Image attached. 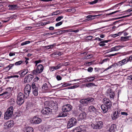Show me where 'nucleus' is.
<instances>
[{"label": "nucleus", "instance_id": "obj_1", "mask_svg": "<svg viewBox=\"0 0 132 132\" xmlns=\"http://www.w3.org/2000/svg\"><path fill=\"white\" fill-rule=\"evenodd\" d=\"M24 98H25V95L21 92L19 93L17 97L16 101L17 104L19 105H21L23 103Z\"/></svg>", "mask_w": 132, "mask_h": 132}, {"label": "nucleus", "instance_id": "obj_2", "mask_svg": "<svg viewBox=\"0 0 132 132\" xmlns=\"http://www.w3.org/2000/svg\"><path fill=\"white\" fill-rule=\"evenodd\" d=\"M13 108L11 106L8 108L6 112L4 115V118L5 119H7L10 118L13 114Z\"/></svg>", "mask_w": 132, "mask_h": 132}, {"label": "nucleus", "instance_id": "obj_3", "mask_svg": "<svg viewBox=\"0 0 132 132\" xmlns=\"http://www.w3.org/2000/svg\"><path fill=\"white\" fill-rule=\"evenodd\" d=\"M88 112L91 114L95 115H97L100 113L98 110L94 106L91 105L89 106L88 108Z\"/></svg>", "mask_w": 132, "mask_h": 132}, {"label": "nucleus", "instance_id": "obj_4", "mask_svg": "<svg viewBox=\"0 0 132 132\" xmlns=\"http://www.w3.org/2000/svg\"><path fill=\"white\" fill-rule=\"evenodd\" d=\"M44 67L41 64L38 65L37 66V68L35 70L32 71V73L34 75H37L41 73L43 71Z\"/></svg>", "mask_w": 132, "mask_h": 132}, {"label": "nucleus", "instance_id": "obj_5", "mask_svg": "<svg viewBox=\"0 0 132 132\" xmlns=\"http://www.w3.org/2000/svg\"><path fill=\"white\" fill-rule=\"evenodd\" d=\"M77 123L76 120L74 118H72L68 121L67 124V127L70 128L75 126Z\"/></svg>", "mask_w": 132, "mask_h": 132}, {"label": "nucleus", "instance_id": "obj_6", "mask_svg": "<svg viewBox=\"0 0 132 132\" xmlns=\"http://www.w3.org/2000/svg\"><path fill=\"white\" fill-rule=\"evenodd\" d=\"M103 123L101 121H98L95 124L92 123L91 124L92 127L94 129H101L103 126Z\"/></svg>", "mask_w": 132, "mask_h": 132}, {"label": "nucleus", "instance_id": "obj_7", "mask_svg": "<svg viewBox=\"0 0 132 132\" xmlns=\"http://www.w3.org/2000/svg\"><path fill=\"white\" fill-rule=\"evenodd\" d=\"M93 100L94 99L92 98H88L86 99L81 100L79 102L82 104L85 105L87 104L90 102H93Z\"/></svg>", "mask_w": 132, "mask_h": 132}, {"label": "nucleus", "instance_id": "obj_8", "mask_svg": "<svg viewBox=\"0 0 132 132\" xmlns=\"http://www.w3.org/2000/svg\"><path fill=\"white\" fill-rule=\"evenodd\" d=\"M42 121L41 118L36 116H35L32 119L30 120V122L32 123L38 124L41 122Z\"/></svg>", "mask_w": 132, "mask_h": 132}, {"label": "nucleus", "instance_id": "obj_9", "mask_svg": "<svg viewBox=\"0 0 132 132\" xmlns=\"http://www.w3.org/2000/svg\"><path fill=\"white\" fill-rule=\"evenodd\" d=\"M6 89L7 91L5 92L2 94H0V96H2V97L4 98H7L12 90L11 88L10 87L7 88Z\"/></svg>", "mask_w": 132, "mask_h": 132}, {"label": "nucleus", "instance_id": "obj_10", "mask_svg": "<svg viewBox=\"0 0 132 132\" xmlns=\"http://www.w3.org/2000/svg\"><path fill=\"white\" fill-rule=\"evenodd\" d=\"M34 78L33 75L31 74H29L25 77L24 79V81L25 83H29Z\"/></svg>", "mask_w": 132, "mask_h": 132}, {"label": "nucleus", "instance_id": "obj_11", "mask_svg": "<svg viewBox=\"0 0 132 132\" xmlns=\"http://www.w3.org/2000/svg\"><path fill=\"white\" fill-rule=\"evenodd\" d=\"M106 94L107 96H110V98L114 99L115 96V94L113 91L110 88L108 89L106 91Z\"/></svg>", "mask_w": 132, "mask_h": 132}, {"label": "nucleus", "instance_id": "obj_12", "mask_svg": "<svg viewBox=\"0 0 132 132\" xmlns=\"http://www.w3.org/2000/svg\"><path fill=\"white\" fill-rule=\"evenodd\" d=\"M72 109V107L69 104L64 105L62 108L63 111L66 112L70 111Z\"/></svg>", "mask_w": 132, "mask_h": 132}, {"label": "nucleus", "instance_id": "obj_13", "mask_svg": "<svg viewBox=\"0 0 132 132\" xmlns=\"http://www.w3.org/2000/svg\"><path fill=\"white\" fill-rule=\"evenodd\" d=\"M52 109L48 107L44 108L42 111V113L44 114L48 115L52 112Z\"/></svg>", "mask_w": 132, "mask_h": 132}, {"label": "nucleus", "instance_id": "obj_14", "mask_svg": "<svg viewBox=\"0 0 132 132\" xmlns=\"http://www.w3.org/2000/svg\"><path fill=\"white\" fill-rule=\"evenodd\" d=\"M13 121H10L7 122L4 125V128L7 129L10 127H12L13 126Z\"/></svg>", "mask_w": 132, "mask_h": 132}, {"label": "nucleus", "instance_id": "obj_15", "mask_svg": "<svg viewBox=\"0 0 132 132\" xmlns=\"http://www.w3.org/2000/svg\"><path fill=\"white\" fill-rule=\"evenodd\" d=\"M28 70H27L24 69L16 73L19 74L20 75V77H23L26 74L28 73Z\"/></svg>", "mask_w": 132, "mask_h": 132}, {"label": "nucleus", "instance_id": "obj_16", "mask_svg": "<svg viewBox=\"0 0 132 132\" xmlns=\"http://www.w3.org/2000/svg\"><path fill=\"white\" fill-rule=\"evenodd\" d=\"M128 60L127 57L126 58L123 59L122 60L118 62V65L121 66L124 65L128 62Z\"/></svg>", "mask_w": 132, "mask_h": 132}, {"label": "nucleus", "instance_id": "obj_17", "mask_svg": "<svg viewBox=\"0 0 132 132\" xmlns=\"http://www.w3.org/2000/svg\"><path fill=\"white\" fill-rule=\"evenodd\" d=\"M120 114V111H114L113 113V115L112 116V118L113 120L117 119L118 117L119 114Z\"/></svg>", "mask_w": 132, "mask_h": 132}, {"label": "nucleus", "instance_id": "obj_18", "mask_svg": "<svg viewBox=\"0 0 132 132\" xmlns=\"http://www.w3.org/2000/svg\"><path fill=\"white\" fill-rule=\"evenodd\" d=\"M87 114L84 112H82L78 116V119L79 120L84 119L86 118Z\"/></svg>", "mask_w": 132, "mask_h": 132}, {"label": "nucleus", "instance_id": "obj_19", "mask_svg": "<svg viewBox=\"0 0 132 132\" xmlns=\"http://www.w3.org/2000/svg\"><path fill=\"white\" fill-rule=\"evenodd\" d=\"M84 79V81L85 82H90L93 81L95 79V77H90L83 78Z\"/></svg>", "mask_w": 132, "mask_h": 132}, {"label": "nucleus", "instance_id": "obj_20", "mask_svg": "<svg viewBox=\"0 0 132 132\" xmlns=\"http://www.w3.org/2000/svg\"><path fill=\"white\" fill-rule=\"evenodd\" d=\"M50 106L52 108L55 110H56L57 109L58 107L57 103L56 102H52L50 104Z\"/></svg>", "mask_w": 132, "mask_h": 132}, {"label": "nucleus", "instance_id": "obj_21", "mask_svg": "<svg viewBox=\"0 0 132 132\" xmlns=\"http://www.w3.org/2000/svg\"><path fill=\"white\" fill-rule=\"evenodd\" d=\"M101 109L102 110L104 113H105L107 112L108 109H110L108 108L105 105L102 104L101 106Z\"/></svg>", "mask_w": 132, "mask_h": 132}, {"label": "nucleus", "instance_id": "obj_22", "mask_svg": "<svg viewBox=\"0 0 132 132\" xmlns=\"http://www.w3.org/2000/svg\"><path fill=\"white\" fill-rule=\"evenodd\" d=\"M116 128V125L113 124L110 127L109 131L110 132H114Z\"/></svg>", "mask_w": 132, "mask_h": 132}, {"label": "nucleus", "instance_id": "obj_23", "mask_svg": "<svg viewBox=\"0 0 132 132\" xmlns=\"http://www.w3.org/2000/svg\"><path fill=\"white\" fill-rule=\"evenodd\" d=\"M121 46L118 45L117 46H115L113 47L110 50V52H112L113 51H118L120 49V47Z\"/></svg>", "mask_w": 132, "mask_h": 132}, {"label": "nucleus", "instance_id": "obj_24", "mask_svg": "<svg viewBox=\"0 0 132 132\" xmlns=\"http://www.w3.org/2000/svg\"><path fill=\"white\" fill-rule=\"evenodd\" d=\"M61 67V66H60V64H59L57 66L51 67L50 69V71H52L58 69Z\"/></svg>", "mask_w": 132, "mask_h": 132}, {"label": "nucleus", "instance_id": "obj_25", "mask_svg": "<svg viewBox=\"0 0 132 132\" xmlns=\"http://www.w3.org/2000/svg\"><path fill=\"white\" fill-rule=\"evenodd\" d=\"M84 86L87 87H90L93 86H96V85L93 82H90L86 84H84Z\"/></svg>", "mask_w": 132, "mask_h": 132}, {"label": "nucleus", "instance_id": "obj_26", "mask_svg": "<svg viewBox=\"0 0 132 132\" xmlns=\"http://www.w3.org/2000/svg\"><path fill=\"white\" fill-rule=\"evenodd\" d=\"M34 131L33 128L31 127H27L26 128L24 132H33Z\"/></svg>", "mask_w": 132, "mask_h": 132}, {"label": "nucleus", "instance_id": "obj_27", "mask_svg": "<svg viewBox=\"0 0 132 132\" xmlns=\"http://www.w3.org/2000/svg\"><path fill=\"white\" fill-rule=\"evenodd\" d=\"M62 54V52H56L52 54V55L53 56H54L56 55V56H59Z\"/></svg>", "mask_w": 132, "mask_h": 132}, {"label": "nucleus", "instance_id": "obj_28", "mask_svg": "<svg viewBox=\"0 0 132 132\" xmlns=\"http://www.w3.org/2000/svg\"><path fill=\"white\" fill-rule=\"evenodd\" d=\"M32 93L35 96H37L38 94V88L32 90Z\"/></svg>", "mask_w": 132, "mask_h": 132}, {"label": "nucleus", "instance_id": "obj_29", "mask_svg": "<svg viewBox=\"0 0 132 132\" xmlns=\"http://www.w3.org/2000/svg\"><path fill=\"white\" fill-rule=\"evenodd\" d=\"M30 91L29 90L24 89V93L25 94V98H27L29 96Z\"/></svg>", "mask_w": 132, "mask_h": 132}, {"label": "nucleus", "instance_id": "obj_30", "mask_svg": "<svg viewBox=\"0 0 132 132\" xmlns=\"http://www.w3.org/2000/svg\"><path fill=\"white\" fill-rule=\"evenodd\" d=\"M103 102L104 104L108 103H110L111 102L109 99L106 98H104L103 100Z\"/></svg>", "mask_w": 132, "mask_h": 132}, {"label": "nucleus", "instance_id": "obj_31", "mask_svg": "<svg viewBox=\"0 0 132 132\" xmlns=\"http://www.w3.org/2000/svg\"><path fill=\"white\" fill-rule=\"evenodd\" d=\"M131 37V36L125 37H121V39L122 41L125 42L129 40V38Z\"/></svg>", "mask_w": 132, "mask_h": 132}, {"label": "nucleus", "instance_id": "obj_32", "mask_svg": "<svg viewBox=\"0 0 132 132\" xmlns=\"http://www.w3.org/2000/svg\"><path fill=\"white\" fill-rule=\"evenodd\" d=\"M43 89H44L45 90H47L48 89V87L47 84L46 83L44 84L42 87Z\"/></svg>", "mask_w": 132, "mask_h": 132}, {"label": "nucleus", "instance_id": "obj_33", "mask_svg": "<svg viewBox=\"0 0 132 132\" xmlns=\"http://www.w3.org/2000/svg\"><path fill=\"white\" fill-rule=\"evenodd\" d=\"M124 2H122L116 4L113 7H118L119 8L120 6L122 4H124Z\"/></svg>", "mask_w": 132, "mask_h": 132}, {"label": "nucleus", "instance_id": "obj_34", "mask_svg": "<svg viewBox=\"0 0 132 132\" xmlns=\"http://www.w3.org/2000/svg\"><path fill=\"white\" fill-rule=\"evenodd\" d=\"M31 86L29 85L28 84L24 88V90H29V91H31Z\"/></svg>", "mask_w": 132, "mask_h": 132}, {"label": "nucleus", "instance_id": "obj_35", "mask_svg": "<svg viewBox=\"0 0 132 132\" xmlns=\"http://www.w3.org/2000/svg\"><path fill=\"white\" fill-rule=\"evenodd\" d=\"M56 45L55 44H53L51 45H49L46 47V48L47 49H49L50 48H52L54 46H56Z\"/></svg>", "mask_w": 132, "mask_h": 132}, {"label": "nucleus", "instance_id": "obj_36", "mask_svg": "<svg viewBox=\"0 0 132 132\" xmlns=\"http://www.w3.org/2000/svg\"><path fill=\"white\" fill-rule=\"evenodd\" d=\"M10 8H16L19 7L17 5L15 4V5H10L8 6Z\"/></svg>", "mask_w": 132, "mask_h": 132}, {"label": "nucleus", "instance_id": "obj_37", "mask_svg": "<svg viewBox=\"0 0 132 132\" xmlns=\"http://www.w3.org/2000/svg\"><path fill=\"white\" fill-rule=\"evenodd\" d=\"M23 62V61L22 60H20L18 62H16L14 65H21Z\"/></svg>", "mask_w": 132, "mask_h": 132}, {"label": "nucleus", "instance_id": "obj_38", "mask_svg": "<svg viewBox=\"0 0 132 132\" xmlns=\"http://www.w3.org/2000/svg\"><path fill=\"white\" fill-rule=\"evenodd\" d=\"M128 4H125L124 5L127 6L128 5L132 7V0H128Z\"/></svg>", "mask_w": 132, "mask_h": 132}, {"label": "nucleus", "instance_id": "obj_39", "mask_svg": "<svg viewBox=\"0 0 132 132\" xmlns=\"http://www.w3.org/2000/svg\"><path fill=\"white\" fill-rule=\"evenodd\" d=\"M93 56V55L92 54H90L89 55H88L86 56L85 58V59H90Z\"/></svg>", "mask_w": 132, "mask_h": 132}, {"label": "nucleus", "instance_id": "obj_40", "mask_svg": "<svg viewBox=\"0 0 132 132\" xmlns=\"http://www.w3.org/2000/svg\"><path fill=\"white\" fill-rule=\"evenodd\" d=\"M66 112L63 111V112L60 114V117H64L67 116V113H66Z\"/></svg>", "mask_w": 132, "mask_h": 132}, {"label": "nucleus", "instance_id": "obj_41", "mask_svg": "<svg viewBox=\"0 0 132 132\" xmlns=\"http://www.w3.org/2000/svg\"><path fill=\"white\" fill-rule=\"evenodd\" d=\"M42 61L41 60L36 61L34 62V63L35 64V66H36L38 64L41 63Z\"/></svg>", "mask_w": 132, "mask_h": 132}, {"label": "nucleus", "instance_id": "obj_42", "mask_svg": "<svg viewBox=\"0 0 132 132\" xmlns=\"http://www.w3.org/2000/svg\"><path fill=\"white\" fill-rule=\"evenodd\" d=\"M30 43V42L29 41H27L22 42L21 44V46H23L27 44Z\"/></svg>", "mask_w": 132, "mask_h": 132}, {"label": "nucleus", "instance_id": "obj_43", "mask_svg": "<svg viewBox=\"0 0 132 132\" xmlns=\"http://www.w3.org/2000/svg\"><path fill=\"white\" fill-rule=\"evenodd\" d=\"M118 63H115L109 66L108 68L109 69L114 67H116V66H118Z\"/></svg>", "mask_w": 132, "mask_h": 132}, {"label": "nucleus", "instance_id": "obj_44", "mask_svg": "<svg viewBox=\"0 0 132 132\" xmlns=\"http://www.w3.org/2000/svg\"><path fill=\"white\" fill-rule=\"evenodd\" d=\"M123 12H125L126 13V14H128V13L131 15V14H132V10H130V9H129V10L126 11H124Z\"/></svg>", "mask_w": 132, "mask_h": 132}, {"label": "nucleus", "instance_id": "obj_45", "mask_svg": "<svg viewBox=\"0 0 132 132\" xmlns=\"http://www.w3.org/2000/svg\"><path fill=\"white\" fill-rule=\"evenodd\" d=\"M104 105H105L108 108H109L110 109L112 106V103L111 102H110V103L108 104L107 103Z\"/></svg>", "mask_w": 132, "mask_h": 132}, {"label": "nucleus", "instance_id": "obj_46", "mask_svg": "<svg viewBox=\"0 0 132 132\" xmlns=\"http://www.w3.org/2000/svg\"><path fill=\"white\" fill-rule=\"evenodd\" d=\"M63 18L62 16H60L58 17L56 19V21H60Z\"/></svg>", "mask_w": 132, "mask_h": 132}, {"label": "nucleus", "instance_id": "obj_47", "mask_svg": "<svg viewBox=\"0 0 132 132\" xmlns=\"http://www.w3.org/2000/svg\"><path fill=\"white\" fill-rule=\"evenodd\" d=\"M63 21H61V22H59L55 24V26L57 27V26H59L61 25L63 23Z\"/></svg>", "mask_w": 132, "mask_h": 132}, {"label": "nucleus", "instance_id": "obj_48", "mask_svg": "<svg viewBox=\"0 0 132 132\" xmlns=\"http://www.w3.org/2000/svg\"><path fill=\"white\" fill-rule=\"evenodd\" d=\"M31 87H32V90L35 89L36 88H38V87H36V85L34 83V82L32 83V84Z\"/></svg>", "mask_w": 132, "mask_h": 132}, {"label": "nucleus", "instance_id": "obj_49", "mask_svg": "<svg viewBox=\"0 0 132 132\" xmlns=\"http://www.w3.org/2000/svg\"><path fill=\"white\" fill-rule=\"evenodd\" d=\"M99 45L100 46H104L105 44L103 41H101L99 43Z\"/></svg>", "mask_w": 132, "mask_h": 132}, {"label": "nucleus", "instance_id": "obj_50", "mask_svg": "<svg viewBox=\"0 0 132 132\" xmlns=\"http://www.w3.org/2000/svg\"><path fill=\"white\" fill-rule=\"evenodd\" d=\"M59 13L60 12L59 11H55L52 13V15H56L59 14Z\"/></svg>", "mask_w": 132, "mask_h": 132}, {"label": "nucleus", "instance_id": "obj_51", "mask_svg": "<svg viewBox=\"0 0 132 132\" xmlns=\"http://www.w3.org/2000/svg\"><path fill=\"white\" fill-rule=\"evenodd\" d=\"M120 10H117V11H114V12H111V13H109V14H106V15H110L113 14H114V13H117V12H120Z\"/></svg>", "mask_w": 132, "mask_h": 132}, {"label": "nucleus", "instance_id": "obj_52", "mask_svg": "<svg viewBox=\"0 0 132 132\" xmlns=\"http://www.w3.org/2000/svg\"><path fill=\"white\" fill-rule=\"evenodd\" d=\"M94 16L92 15H88L87 16V18H88L89 19V20H91L93 19L92 18L93 17H94Z\"/></svg>", "mask_w": 132, "mask_h": 132}, {"label": "nucleus", "instance_id": "obj_53", "mask_svg": "<svg viewBox=\"0 0 132 132\" xmlns=\"http://www.w3.org/2000/svg\"><path fill=\"white\" fill-rule=\"evenodd\" d=\"M78 86H77V85L73 86H72L68 88V89H74L75 88L77 87Z\"/></svg>", "mask_w": 132, "mask_h": 132}, {"label": "nucleus", "instance_id": "obj_54", "mask_svg": "<svg viewBox=\"0 0 132 132\" xmlns=\"http://www.w3.org/2000/svg\"><path fill=\"white\" fill-rule=\"evenodd\" d=\"M69 65V64L68 62H65L64 63H62V65H60V66H61V67L62 66H67Z\"/></svg>", "mask_w": 132, "mask_h": 132}, {"label": "nucleus", "instance_id": "obj_55", "mask_svg": "<svg viewBox=\"0 0 132 132\" xmlns=\"http://www.w3.org/2000/svg\"><path fill=\"white\" fill-rule=\"evenodd\" d=\"M14 64H10L8 65V67L9 68V69H12V67L14 66Z\"/></svg>", "mask_w": 132, "mask_h": 132}, {"label": "nucleus", "instance_id": "obj_56", "mask_svg": "<svg viewBox=\"0 0 132 132\" xmlns=\"http://www.w3.org/2000/svg\"><path fill=\"white\" fill-rule=\"evenodd\" d=\"M127 58L128 62L129 61L131 62L132 61V55L130 56L129 58L127 57Z\"/></svg>", "mask_w": 132, "mask_h": 132}, {"label": "nucleus", "instance_id": "obj_57", "mask_svg": "<svg viewBox=\"0 0 132 132\" xmlns=\"http://www.w3.org/2000/svg\"><path fill=\"white\" fill-rule=\"evenodd\" d=\"M92 38V37L91 36H87L86 38V39L88 40H91Z\"/></svg>", "mask_w": 132, "mask_h": 132}, {"label": "nucleus", "instance_id": "obj_58", "mask_svg": "<svg viewBox=\"0 0 132 132\" xmlns=\"http://www.w3.org/2000/svg\"><path fill=\"white\" fill-rule=\"evenodd\" d=\"M56 78L58 80H61L62 78L59 75H57L56 76Z\"/></svg>", "mask_w": 132, "mask_h": 132}, {"label": "nucleus", "instance_id": "obj_59", "mask_svg": "<svg viewBox=\"0 0 132 132\" xmlns=\"http://www.w3.org/2000/svg\"><path fill=\"white\" fill-rule=\"evenodd\" d=\"M93 70V68L92 67H89L87 69V71L88 72H92Z\"/></svg>", "mask_w": 132, "mask_h": 132}, {"label": "nucleus", "instance_id": "obj_60", "mask_svg": "<svg viewBox=\"0 0 132 132\" xmlns=\"http://www.w3.org/2000/svg\"><path fill=\"white\" fill-rule=\"evenodd\" d=\"M9 68L8 67V66H7L6 67L4 68L3 69V70L6 71H7L10 70V69H9Z\"/></svg>", "mask_w": 132, "mask_h": 132}, {"label": "nucleus", "instance_id": "obj_61", "mask_svg": "<svg viewBox=\"0 0 132 132\" xmlns=\"http://www.w3.org/2000/svg\"><path fill=\"white\" fill-rule=\"evenodd\" d=\"M14 16H15L16 17V16H15L14 15H13L7 18H6V19L7 20H8V21H9V19H11L13 18H14Z\"/></svg>", "mask_w": 132, "mask_h": 132}, {"label": "nucleus", "instance_id": "obj_62", "mask_svg": "<svg viewBox=\"0 0 132 132\" xmlns=\"http://www.w3.org/2000/svg\"><path fill=\"white\" fill-rule=\"evenodd\" d=\"M14 16H15L16 17V16H15L14 15H13L7 18H6V19L7 20H8V21H9V19H11L13 18H14Z\"/></svg>", "mask_w": 132, "mask_h": 132}, {"label": "nucleus", "instance_id": "obj_63", "mask_svg": "<svg viewBox=\"0 0 132 132\" xmlns=\"http://www.w3.org/2000/svg\"><path fill=\"white\" fill-rule=\"evenodd\" d=\"M121 113L122 115H125L127 116L128 115V114L125 112H121Z\"/></svg>", "mask_w": 132, "mask_h": 132}, {"label": "nucleus", "instance_id": "obj_64", "mask_svg": "<svg viewBox=\"0 0 132 132\" xmlns=\"http://www.w3.org/2000/svg\"><path fill=\"white\" fill-rule=\"evenodd\" d=\"M14 100L13 98H11V100L10 101V104L11 103L12 104H13V103H14Z\"/></svg>", "mask_w": 132, "mask_h": 132}]
</instances>
